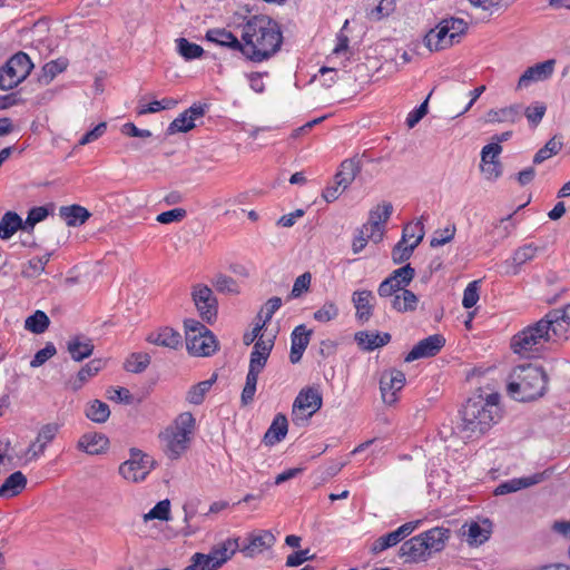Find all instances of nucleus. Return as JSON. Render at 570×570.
Returning a JSON list of instances; mask_svg holds the SVG:
<instances>
[{"instance_id": "nucleus-1", "label": "nucleus", "mask_w": 570, "mask_h": 570, "mask_svg": "<svg viewBox=\"0 0 570 570\" xmlns=\"http://www.w3.org/2000/svg\"><path fill=\"white\" fill-rule=\"evenodd\" d=\"M243 57L254 63H261L274 57L282 47L283 32L271 17L258 14L250 17L243 26Z\"/></svg>"}, {"instance_id": "nucleus-2", "label": "nucleus", "mask_w": 570, "mask_h": 570, "mask_svg": "<svg viewBox=\"0 0 570 570\" xmlns=\"http://www.w3.org/2000/svg\"><path fill=\"white\" fill-rule=\"evenodd\" d=\"M460 413L461 423L458 429L462 438L479 439L502 417L500 394L474 395L465 402Z\"/></svg>"}, {"instance_id": "nucleus-3", "label": "nucleus", "mask_w": 570, "mask_h": 570, "mask_svg": "<svg viewBox=\"0 0 570 570\" xmlns=\"http://www.w3.org/2000/svg\"><path fill=\"white\" fill-rule=\"evenodd\" d=\"M548 375L541 366L531 363L514 366L507 379V393L518 402H531L544 395Z\"/></svg>"}, {"instance_id": "nucleus-4", "label": "nucleus", "mask_w": 570, "mask_h": 570, "mask_svg": "<svg viewBox=\"0 0 570 570\" xmlns=\"http://www.w3.org/2000/svg\"><path fill=\"white\" fill-rule=\"evenodd\" d=\"M186 347L191 355L209 356L217 351L218 343L214 333L202 322L187 318L184 321Z\"/></svg>"}, {"instance_id": "nucleus-5", "label": "nucleus", "mask_w": 570, "mask_h": 570, "mask_svg": "<svg viewBox=\"0 0 570 570\" xmlns=\"http://www.w3.org/2000/svg\"><path fill=\"white\" fill-rule=\"evenodd\" d=\"M546 328L547 327L543 326L540 320L518 332L511 340L512 351L523 356L539 352L543 345L549 342V335Z\"/></svg>"}, {"instance_id": "nucleus-6", "label": "nucleus", "mask_w": 570, "mask_h": 570, "mask_svg": "<svg viewBox=\"0 0 570 570\" xmlns=\"http://www.w3.org/2000/svg\"><path fill=\"white\" fill-rule=\"evenodd\" d=\"M33 69L30 57L22 51L14 53L0 68V89L10 90L22 82Z\"/></svg>"}, {"instance_id": "nucleus-7", "label": "nucleus", "mask_w": 570, "mask_h": 570, "mask_svg": "<svg viewBox=\"0 0 570 570\" xmlns=\"http://www.w3.org/2000/svg\"><path fill=\"white\" fill-rule=\"evenodd\" d=\"M156 461L139 449L130 450V458L120 464L119 474L131 482L144 481L155 468Z\"/></svg>"}, {"instance_id": "nucleus-8", "label": "nucleus", "mask_w": 570, "mask_h": 570, "mask_svg": "<svg viewBox=\"0 0 570 570\" xmlns=\"http://www.w3.org/2000/svg\"><path fill=\"white\" fill-rule=\"evenodd\" d=\"M191 299L202 321L213 324L217 320L218 302L209 286L195 284L191 287Z\"/></svg>"}, {"instance_id": "nucleus-9", "label": "nucleus", "mask_w": 570, "mask_h": 570, "mask_svg": "<svg viewBox=\"0 0 570 570\" xmlns=\"http://www.w3.org/2000/svg\"><path fill=\"white\" fill-rule=\"evenodd\" d=\"M323 404V397L316 387L302 389L293 403V420L307 419L315 414Z\"/></svg>"}, {"instance_id": "nucleus-10", "label": "nucleus", "mask_w": 570, "mask_h": 570, "mask_svg": "<svg viewBox=\"0 0 570 570\" xmlns=\"http://www.w3.org/2000/svg\"><path fill=\"white\" fill-rule=\"evenodd\" d=\"M415 269L411 264H406L393 271L377 288L380 297H391L400 291L406 289L405 287L414 279Z\"/></svg>"}, {"instance_id": "nucleus-11", "label": "nucleus", "mask_w": 570, "mask_h": 570, "mask_svg": "<svg viewBox=\"0 0 570 570\" xmlns=\"http://www.w3.org/2000/svg\"><path fill=\"white\" fill-rule=\"evenodd\" d=\"M405 384V374L396 368L384 371L380 379V390L383 402L393 405L397 401L396 393L403 389Z\"/></svg>"}, {"instance_id": "nucleus-12", "label": "nucleus", "mask_w": 570, "mask_h": 570, "mask_svg": "<svg viewBox=\"0 0 570 570\" xmlns=\"http://www.w3.org/2000/svg\"><path fill=\"white\" fill-rule=\"evenodd\" d=\"M393 213V206L391 203H383L370 210L368 222L364 224L367 235L374 243H380L383 239V224H385Z\"/></svg>"}, {"instance_id": "nucleus-13", "label": "nucleus", "mask_w": 570, "mask_h": 570, "mask_svg": "<svg viewBox=\"0 0 570 570\" xmlns=\"http://www.w3.org/2000/svg\"><path fill=\"white\" fill-rule=\"evenodd\" d=\"M444 345L445 338L442 334L430 335L417 342L404 357V361L411 363L420 358L433 357L439 354Z\"/></svg>"}, {"instance_id": "nucleus-14", "label": "nucleus", "mask_w": 570, "mask_h": 570, "mask_svg": "<svg viewBox=\"0 0 570 570\" xmlns=\"http://www.w3.org/2000/svg\"><path fill=\"white\" fill-rule=\"evenodd\" d=\"M399 557L405 558V563L426 562L430 557L425 550V543L420 534L404 541L399 550Z\"/></svg>"}, {"instance_id": "nucleus-15", "label": "nucleus", "mask_w": 570, "mask_h": 570, "mask_svg": "<svg viewBox=\"0 0 570 570\" xmlns=\"http://www.w3.org/2000/svg\"><path fill=\"white\" fill-rule=\"evenodd\" d=\"M430 559L433 554L442 552L451 537V530L445 527H434L420 533Z\"/></svg>"}, {"instance_id": "nucleus-16", "label": "nucleus", "mask_w": 570, "mask_h": 570, "mask_svg": "<svg viewBox=\"0 0 570 570\" xmlns=\"http://www.w3.org/2000/svg\"><path fill=\"white\" fill-rule=\"evenodd\" d=\"M554 65L556 61L553 59H549L527 68V70L519 78L518 87L525 88L532 82L547 80L552 76Z\"/></svg>"}, {"instance_id": "nucleus-17", "label": "nucleus", "mask_w": 570, "mask_h": 570, "mask_svg": "<svg viewBox=\"0 0 570 570\" xmlns=\"http://www.w3.org/2000/svg\"><path fill=\"white\" fill-rule=\"evenodd\" d=\"M275 542V537L269 531L249 533L245 543H240L238 549L245 557H254L271 548Z\"/></svg>"}, {"instance_id": "nucleus-18", "label": "nucleus", "mask_w": 570, "mask_h": 570, "mask_svg": "<svg viewBox=\"0 0 570 570\" xmlns=\"http://www.w3.org/2000/svg\"><path fill=\"white\" fill-rule=\"evenodd\" d=\"M448 30V24L441 20L434 29L425 35L424 43L430 51H440L455 45Z\"/></svg>"}, {"instance_id": "nucleus-19", "label": "nucleus", "mask_w": 570, "mask_h": 570, "mask_svg": "<svg viewBox=\"0 0 570 570\" xmlns=\"http://www.w3.org/2000/svg\"><path fill=\"white\" fill-rule=\"evenodd\" d=\"M312 331L307 330L305 325L296 326L291 334V352L289 361L296 364L302 360V356L309 344Z\"/></svg>"}, {"instance_id": "nucleus-20", "label": "nucleus", "mask_w": 570, "mask_h": 570, "mask_svg": "<svg viewBox=\"0 0 570 570\" xmlns=\"http://www.w3.org/2000/svg\"><path fill=\"white\" fill-rule=\"evenodd\" d=\"M374 294L368 289L355 291L352 295V302L356 309L355 316L357 321L367 322L374 311Z\"/></svg>"}, {"instance_id": "nucleus-21", "label": "nucleus", "mask_w": 570, "mask_h": 570, "mask_svg": "<svg viewBox=\"0 0 570 570\" xmlns=\"http://www.w3.org/2000/svg\"><path fill=\"white\" fill-rule=\"evenodd\" d=\"M391 338L390 333H380L377 331H360L354 335V340L358 347L367 352L385 346L391 342Z\"/></svg>"}, {"instance_id": "nucleus-22", "label": "nucleus", "mask_w": 570, "mask_h": 570, "mask_svg": "<svg viewBox=\"0 0 570 570\" xmlns=\"http://www.w3.org/2000/svg\"><path fill=\"white\" fill-rule=\"evenodd\" d=\"M205 39L220 47L242 53L243 40H238V38L232 31H228L225 28H214L207 30Z\"/></svg>"}, {"instance_id": "nucleus-23", "label": "nucleus", "mask_w": 570, "mask_h": 570, "mask_svg": "<svg viewBox=\"0 0 570 570\" xmlns=\"http://www.w3.org/2000/svg\"><path fill=\"white\" fill-rule=\"evenodd\" d=\"M361 159L355 156L342 161L334 180L342 189H346L355 179L356 175L361 171Z\"/></svg>"}, {"instance_id": "nucleus-24", "label": "nucleus", "mask_w": 570, "mask_h": 570, "mask_svg": "<svg viewBox=\"0 0 570 570\" xmlns=\"http://www.w3.org/2000/svg\"><path fill=\"white\" fill-rule=\"evenodd\" d=\"M94 348L92 341L83 335H76L67 343V351L76 362H81L91 356Z\"/></svg>"}, {"instance_id": "nucleus-25", "label": "nucleus", "mask_w": 570, "mask_h": 570, "mask_svg": "<svg viewBox=\"0 0 570 570\" xmlns=\"http://www.w3.org/2000/svg\"><path fill=\"white\" fill-rule=\"evenodd\" d=\"M109 440L101 433L83 434L77 443V448L88 454H100L108 449Z\"/></svg>"}, {"instance_id": "nucleus-26", "label": "nucleus", "mask_w": 570, "mask_h": 570, "mask_svg": "<svg viewBox=\"0 0 570 570\" xmlns=\"http://www.w3.org/2000/svg\"><path fill=\"white\" fill-rule=\"evenodd\" d=\"M542 480V475L540 473H535L530 476H522V478H514L511 480H508L505 482L500 483L495 490V495H504L508 493L517 492L521 489L529 488L531 485H534L539 483Z\"/></svg>"}, {"instance_id": "nucleus-27", "label": "nucleus", "mask_w": 570, "mask_h": 570, "mask_svg": "<svg viewBox=\"0 0 570 570\" xmlns=\"http://www.w3.org/2000/svg\"><path fill=\"white\" fill-rule=\"evenodd\" d=\"M166 454L169 459H178L189 446L190 438L184 433L171 431L166 433Z\"/></svg>"}, {"instance_id": "nucleus-28", "label": "nucleus", "mask_w": 570, "mask_h": 570, "mask_svg": "<svg viewBox=\"0 0 570 570\" xmlns=\"http://www.w3.org/2000/svg\"><path fill=\"white\" fill-rule=\"evenodd\" d=\"M27 485V478L21 471L11 473L0 487V498H13L20 494Z\"/></svg>"}, {"instance_id": "nucleus-29", "label": "nucleus", "mask_w": 570, "mask_h": 570, "mask_svg": "<svg viewBox=\"0 0 570 570\" xmlns=\"http://www.w3.org/2000/svg\"><path fill=\"white\" fill-rule=\"evenodd\" d=\"M102 368L101 360H92L83 365L77 373L75 379L68 381V386L72 391L80 390L92 376Z\"/></svg>"}, {"instance_id": "nucleus-30", "label": "nucleus", "mask_w": 570, "mask_h": 570, "mask_svg": "<svg viewBox=\"0 0 570 570\" xmlns=\"http://www.w3.org/2000/svg\"><path fill=\"white\" fill-rule=\"evenodd\" d=\"M151 344L176 350L181 344L180 334L171 327H164L158 333H153L147 337Z\"/></svg>"}, {"instance_id": "nucleus-31", "label": "nucleus", "mask_w": 570, "mask_h": 570, "mask_svg": "<svg viewBox=\"0 0 570 570\" xmlns=\"http://www.w3.org/2000/svg\"><path fill=\"white\" fill-rule=\"evenodd\" d=\"M240 548V538H228L210 549L215 560L220 562V567L227 562Z\"/></svg>"}, {"instance_id": "nucleus-32", "label": "nucleus", "mask_w": 570, "mask_h": 570, "mask_svg": "<svg viewBox=\"0 0 570 570\" xmlns=\"http://www.w3.org/2000/svg\"><path fill=\"white\" fill-rule=\"evenodd\" d=\"M59 215L68 226H80L91 216L88 209L80 205L61 206Z\"/></svg>"}, {"instance_id": "nucleus-33", "label": "nucleus", "mask_w": 570, "mask_h": 570, "mask_svg": "<svg viewBox=\"0 0 570 570\" xmlns=\"http://www.w3.org/2000/svg\"><path fill=\"white\" fill-rule=\"evenodd\" d=\"M288 422L285 415L277 414L275 415L271 426L266 431L264 435V441L266 444H275L281 442L287 434Z\"/></svg>"}, {"instance_id": "nucleus-34", "label": "nucleus", "mask_w": 570, "mask_h": 570, "mask_svg": "<svg viewBox=\"0 0 570 570\" xmlns=\"http://www.w3.org/2000/svg\"><path fill=\"white\" fill-rule=\"evenodd\" d=\"M417 296L410 289H403L393 295L392 307L399 313H407L416 309Z\"/></svg>"}, {"instance_id": "nucleus-35", "label": "nucleus", "mask_w": 570, "mask_h": 570, "mask_svg": "<svg viewBox=\"0 0 570 570\" xmlns=\"http://www.w3.org/2000/svg\"><path fill=\"white\" fill-rule=\"evenodd\" d=\"M463 535L470 546H479L489 540L491 530L482 528L478 522L471 521L462 525Z\"/></svg>"}, {"instance_id": "nucleus-36", "label": "nucleus", "mask_w": 570, "mask_h": 570, "mask_svg": "<svg viewBox=\"0 0 570 570\" xmlns=\"http://www.w3.org/2000/svg\"><path fill=\"white\" fill-rule=\"evenodd\" d=\"M543 326H546L549 335V342H557L559 340H566L570 330V324L563 323L556 317H549V313L541 318Z\"/></svg>"}, {"instance_id": "nucleus-37", "label": "nucleus", "mask_w": 570, "mask_h": 570, "mask_svg": "<svg viewBox=\"0 0 570 570\" xmlns=\"http://www.w3.org/2000/svg\"><path fill=\"white\" fill-rule=\"evenodd\" d=\"M87 419L95 423H105L110 416L109 405L100 400H94L87 403L85 409Z\"/></svg>"}, {"instance_id": "nucleus-38", "label": "nucleus", "mask_w": 570, "mask_h": 570, "mask_svg": "<svg viewBox=\"0 0 570 570\" xmlns=\"http://www.w3.org/2000/svg\"><path fill=\"white\" fill-rule=\"evenodd\" d=\"M216 380H217V375L213 374V376L210 379L202 381V382L193 385L186 394V401L194 405L202 404L205 400V395L212 389V386L216 382Z\"/></svg>"}, {"instance_id": "nucleus-39", "label": "nucleus", "mask_w": 570, "mask_h": 570, "mask_svg": "<svg viewBox=\"0 0 570 570\" xmlns=\"http://www.w3.org/2000/svg\"><path fill=\"white\" fill-rule=\"evenodd\" d=\"M491 122H517L521 118V106L512 105L498 110L491 109L488 112Z\"/></svg>"}, {"instance_id": "nucleus-40", "label": "nucleus", "mask_w": 570, "mask_h": 570, "mask_svg": "<svg viewBox=\"0 0 570 570\" xmlns=\"http://www.w3.org/2000/svg\"><path fill=\"white\" fill-rule=\"evenodd\" d=\"M22 226L21 217L14 212H7L0 220V238L9 239Z\"/></svg>"}, {"instance_id": "nucleus-41", "label": "nucleus", "mask_w": 570, "mask_h": 570, "mask_svg": "<svg viewBox=\"0 0 570 570\" xmlns=\"http://www.w3.org/2000/svg\"><path fill=\"white\" fill-rule=\"evenodd\" d=\"M177 52L187 61L198 59L204 55V49L186 38H177L175 40Z\"/></svg>"}, {"instance_id": "nucleus-42", "label": "nucleus", "mask_w": 570, "mask_h": 570, "mask_svg": "<svg viewBox=\"0 0 570 570\" xmlns=\"http://www.w3.org/2000/svg\"><path fill=\"white\" fill-rule=\"evenodd\" d=\"M150 364V355L148 353H131L124 363V368L130 373H141Z\"/></svg>"}, {"instance_id": "nucleus-43", "label": "nucleus", "mask_w": 570, "mask_h": 570, "mask_svg": "<svg viewBox=\"0 0 570 570\" xmlns=\"http://www.w3.org/2000/svg\"><path fill=\"white\" fill-rule=\"evenodd\" d=\"M50 325L48 315L42 311H36L32 315L27 317L24 322L26 330L33 334L45 333Z\"/></svg>"}, {"instance_id": "nucleus-44", "label": "nucleus", "mask_w": 570, "mask_h": 570, "mask_svg": "<svg viewBox=\"0 0 570 570\" xmlns=\"http://www.w3.org/2000/svg\"><path fill=\"white\" fill-rule=\"evenodd\" d=\"M401 541H403V539L400 535V532L397 530H394L387 534L377 538L371 546V552L373 554H379L382 551L396 546Z\"/></svg>"}, {"instance_id": "nucleus-45", "label": "nucleus", "mask_w": 570, "mask_h": 570, "mask_svg": "<svg viewBox=\"0 0 570 570\" xmlns=\"http://www.w3.org/2000/svg\"><path fill=\"white\" fill-rule=\"evenodd\" d=\"M562 148V142L557 140L556 137H552L549 139L546 145L540 148L534 157H533V164L539 165L543 163L544 160L551 158L552 156L557 155Z\"/></svg>"}, {"instance_id": "nucleus-46", "label": "nucleus", "mask_w": 570, "mask_h": 570, "mask_svg": "<svg viewBox=\"0 0 570 570\" xmlns=\"http://www.w3.org/2000/svg\"><path fill=\"white\" fill-rule=\"evenodd\" d=\"M259 373L261 372L258 371L248 368L245 386L240 395V400L244 405L252 403L254 400Z\"/></svg>"}, {"instance_id": "nucleus-47", "label": "nucleus", "mask_w": 570, "mask_h": 570, "mask_svg": "<svg viewBox=\"0 0 570 570\" xmlns=\"http://www.w3.org/2000/svg\"><path fill=\"white\" fill-rule=\"evenodd\" d=\"M442 20L444 23L448 24V27H449L448 32L450 33L454 43H459L461 41L462 36L465 35V32L468 31V28H469L468 22L461 18H454V17L442 19Z\"/></svg>"}, {"instance_id": "nucleus-48", "label": "nucleus", "mask_w": 570, "mask_h": 570, "mask_svg": "<svg viewBox=\"0 0 570 570\" xmlns=\"http://www.w3.org/2000/svg\"><path fill=\"white\" fill-rule=\"evenodd\" d=\"M416 248V244L406 245L404 239H400L394 247L392 248V261L394 264H402L410 259L414 249Z\"/></svg>"}, {"instance_id": "nucleus-49", "label": "nucleus", "mask_w": 570, "mask_h": 570, "mask_svg": "<svg viewBox=\"0 0 570 570\" xmlns=\"http://www.w3.org/2000/svg\"><path fill=\"white\" fill-rule=\"evenodd\" d=\"M67 66L68 61L63 58H59L47 62L42 67V78L45 79V83H49L57 75L65 71L67 69Z\"/></svg>"}, {"instance_id": "nucleus-50", "label": "nucleus", "mask_w": 570, "mask_h": 570, "mask_svg": "<svg viewBox=\"0 0 570 570\" xmlns=\"http://www.w3.org/2000/svg\"><path fill=\"white\" fill-rule=\"evenodd\" d=\"M195 128V122L191 121L186 110L175 118L168 126L166 134L174 135L177 132H187Z\"/></svg>"}, {"instance_id": "nucleus-51", "label": "nucleus", "mask_w": 570, "mask_h": 570, "mask_svg": "<svg viewBox=\"0 0 570 570\" xmlns=\"http://www.w3.org/2000/svg\"><path fill=\"white\" fill-rule=\"evenodd\" d=\"M213 285L219 293H227V294H238L239 293V286L237 282L225 274H218L216 275L215 279L213 281Z\"/></svg>"}, {"instance_id": "nucleus-52", "label": "nucleus", "mask_w": 570, "mask_h": 570, "mask_svg": "<svg viewBox=\"0 0 570 570\" xmlns=\"http://www.w3.org/2000/svg\"><path fill=\"white\" fill-rule=\"evenodd\" d=\"M413 237H415V240L412 244H416L417 247L424 237V225L421 220L409 223L403 227L401 239L407 243V240Z\"/></svg>"}, {"instance_id": "nucleus-53", "label": "nucleus", "mask_w": 570, "mask_h": 570, "mask_svg": "<svg viewBox=\"0 0 570 570\" xmlns=\"http://www.w3.org/2000/svg\"><path fill=\"white\" fill-rule=\"evenodd\" d=\"M282 306V299L278 296L269 298L257 314V318L266 326L275 312Z\"/></svg>"}, {"instance_id": "nucleus-54", "label": "nucleus", "mask_w": 570, "mask_h": 570, "mask_svg": "<svg viewBox=\"0 0 570 570\" xmlns=\"http://www.w3.org/2000/svg\"><path fill=\"white\" fill-rule=\"evenodd\" d=\"M146 520H160L168 521L170 519V502L169 500H163L156 503V505L145 515Z\"/></svg>"}, {"instance_id": "nucleus-55", "label": "nucleus", "mask_w": 570, "mask_h": 570, "mask_svg": "<svg viewBox=\"0 0 570 570\" xmlns=\"http://www.w3.org/2000/svg\"><path fill=\"white\" fill-rule=\"evenodd\" d=\"M538 250H539V248L537 246H534L533 244H525V245L519 247L518 249H515V252L513 253V257H512L513 262L517 265H523L527 262L532 261L535 257Z\"/></svg>"}, {"instance_id": "nucleus-56", "label": "nucleus", "mask_w": 570, "mask_h": 570, "mask_svg": "<svg viewBox=\"0 0 570 570\" xmlns=\"http://www.w3.org/2000/svg\"><path fill=\"white\" fill-rule=\"evenodd\" d=\"M455 232H456L455 225H450V226H446L444 229L435 230L430 240V246L439 247V246H442V245L451 242L454 238Z\"/></svg>"}, {"instance_id": "nucleus-57", "label": "nucleus", "mask_w": 570, "mask_h": 570, "mask_svg": "<svg viewBox=\"0 0 570 570\" xmlns=\"http://www.w3.org/2000/svg\"><path fill=\"white\" fill-rule=\"evenodd\" d=\"M195 417L190 412L181 413L176 420L175 431L190 438L195 429Z\"/></svg>"}, {"instance_id": "nucleus-58", "label": "nucleus", "mask_w": 570, "mask_h": 570, "mask_svg": "<svg viewBox=\"0 0 570 570\" xmlns=\"http://www.w3.org/2000/svg\"><path fill=\"white\" fill-rule=\"evenodd\" d=\"M480 281H473L468 284L463 292L462 305L464 308L473 307L479 301Z\"/></svg>"}, {"instance_id": "nucleus-59", "label": "nucleus", "mask_w": 570, "mask_h": 570, "mask_svg": "<svg viewBox=\"0 0 570 570\" xmlns=\"http://www.w3.org/2000/svg\"><path fill=\"white\" fill-rule=\"evenodd\" d=\"M57 348L53 343L48 342L46 346L39 350L30 362L31 367H39L43 365L49 358L55 356Z\"/></svg>"}, {"instance_id": "nucleus-60", "label": "nucleus", "mask_w": 570, "mask_h": 570, "mask_svg": "<svg viewBox=\"0 0 570 570\" xmlns=\"http://www.w3.org/2000/svg\"><path fill=\"white\" fill-rule=\"evenodd\" d=\"M312 275L309 272H305L299 275L293 285V288L289 294V298H298L303 293L307 292L311 286Z\"/></svg>"}, {"instance_id": "nucleus-61", "label": "nucleus", "mask_w": 570, "mask_h": 570, "mask_svg": "<svg viewBox=\"0 0 570 570\" xmlns=\"http://www.w3.org/2000/svg\"><path fill=\"white\" fill-rule=\"evenodd\" d=\"M337 315V306L333 302H326L320 309L314 313V320L321 323H326L336 318Z\"/></svg>"}, {"instance_id": "nucleus-62", "label": "nucleus", "mask_w": 570, "mask_h": 570, "mask_svg": "<svg viewBox=\"0 0 570 570\" xmlns=\"http://www.w3.org/2000/svg\"><path fill=\"white\" fill-rule=\"evenodd\" d=\"M193 559L197 563L199 570H217L220 568V562L215 560V557L210 552L207 554L196 552L193 556Z\"/></svg>"}, {"instance_id": "nucleus-63", "label": "nucleus", "mask_w": 570, "mask_h": 570, "mask_svg": "<svg viewBox=\"0 0 570 570\" xmlns=\"http://www.w3.org/2000/svg\"><path fill=\"white\" fill-rule=\"evenodd\" d=\"M431 94L426 97V99L412 111L409 112L406 117V125L409 128L415 127L420 120L428 114V102Z\"/></svg>"}, {"instance_id": "nucleus-64", "label": "nucleus", "mask_w": 570, "mask_h": 570, "mask_svg": "<svg viewBox=\"0 0 570 570\" xmlns=\"http://www.w3.org/2000/svg\"><path fill=\"white\" fill-rule=\"evenodd\" d=\"M546 110L547 108L543 104H535L534 106H529L525 108L524 116L533 127H537L542 120Z\"/></svg>"}]
</instances>
